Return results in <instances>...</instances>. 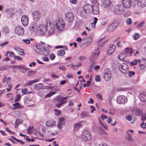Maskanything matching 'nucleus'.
<instances>
[{
  "mask_svg": "<svg viewBox=\"0 0 146 146\" xmlns=\"http://www.w3.org/2000/svg\"><path fill=\"white\" fill-rule=\"evenodd\" d=\"M121 19H118L112 23L116 28L121 23Z\"/></svg>",
  "mask_w": 146,
  "mask_h": 146,
  "instance_id": "34",
  "label": "nucleus"
},
{
  "mask_svg": "<svg viewBox=\"0 0 146 146\" xmlns=\"http://www.w3.org/2000/svg\"><path fill=\"white\" fill-rule=\"evenodd\" d=\"M115 48V46L114 44L110 45L107 48V54L109 55L112 54L114 52Z\"/></svg>",
  "mask_w": 146,
  "mask_h": 146,
  "instance_id": "17",
  "label": "nucleus"
},
{
  "mask_svg": "<svg viewBox=\"0 0 146 146\" xmlns=\"http://www.w3.org/2000/svg\"><path fill=\"white\" fill-rule=\"evenodd\" d=\"M95 80L96 82H98L100 81V77L98 75H96L95 76Z\"/></svg>",
  "mask_w": 146,
  "mask_h": 146,
  "instance_id": "62",
  "label": "nucleus"
},
{
  "mask_svg": "<svg viewBox=\"0 0 146 146\" xmlns=\"http://www.w3.org/2000/svg\"><path fill=\"white\" fill-rule=\"evenodd\" d=\"M82 23L79 21H77L75 23V27L77 28H79L82 27Z\"/></svg>",
  "mask_w": 146,
  "mask_h": 146,
  "instance_id": "40",
  "label": "nucleus"
},
{
  "mask_svg": "<svg viewBox=\"0 0 146 146\" xmlns=\"http://www.w3.org/2000/svg\"><path fill=\"white\" fill-rule=\"evenodd\" d=\"M139 66L141 70H143L146 68V60L144 58H143L139 60Z\"/></svg>",
  "mask_w": 146,
  "mask_h": 146,
  "instance_id": "13",
  "label": "nucleus"
},
{
  "mask_svg": "<svg viewBox=\"0 0 146 146\" xmlns=\"http://www.w3.org/2000/svg\"><path fill=\"white\" fill-rule=\"evenodd\" d=\"M83 39L85 40L84 44L86 45L87 46H88L92 42L93 40L91 36H89L84 38Z\"/></svg>",
  "mask_w": 146,
  "mask_h": 146,
  "instance_id": "21",
  "label": "nucleus"
},
{
  "mask_svg": "<svg viewBox=\"0 0 146 146\" xmlns=\"http://www.w3.org/2000/svg\"><path fill=\"white\" fill-rule=\"evenodd\" d=\"M14 30L15 33L18 35H22L24 33V28L21 26H16Z\"/></svg>",
  "mask_w": 146,
  "mask_h": 146,
  "instance_id": "9",
  "label": "nucleus"
},
{
  "mask_svg": "<svg viewBox=\"0 0 146 146\" xmlns=\"http://www.w3.org/2000/svg\"><path fill=\"white\" fill-rule=\"evenodd\" d=\"M58 68L62 70H66V68L65 67L63 66H59Z\"/></svg>",
  "mask_w": 146,
  "mask_h": 146,
  "instance_id": "64",
  "label": "nucleus"
},
{
  "mask_svg": "<svg viewBox=\"0 0 146 146\" xmlns=\"http://www.w3.org/2000/svg\"><path fill=\"white\" fill-rule=\"evenodd\" d=\"M9 43V42L8 41H5L3 43H2L0 45V46L2 47L3 48L4 47V46H5L6 44H8Z\"/></svg>",
  "mask_w": 146,
  "mask_h": 146,
  "instance_id": "55",
  "label": "nucleus"
},
{
  "mask_svg": "<svg viewBox=\"0 0 146 146\" xmlns=\"http://www.w3.org/2000/svg\"><path fill=\"white\" fill-rule=\"evenodd\" d=\"M109 73H111V70L108 69H106L104 71V75L107 74H109Z\"/></svg>",
  "mask_w": 146,
  "mask_h": 146,
  "instance_id": "52",
  "label": "nucleus"
},
{
  "mask_svg": "<svg viewBox=\"0 0 146 146\" xmlns=\"http://www.w3.org/2000/svg\"><path fill=\"white\" fill-rule=\"evenodd\" d=\"M127 56V54L123 53H121L118 56V58L120 60L123 61Z\"/></svg>",
  "mask_w": 146,
  "mask_h": 146,
  "instance_id": "29",
  "label": "nucleus"
},
{
  "mask_svg": "<svg viewBox=\"0 0 146 146\" xmlns=\"http://www.w3.org/2000/svg\"><path fill=\"white\" fill-rule=\"evenodd\" d=\"M77 12L78 15L82 18L86 17L87 13L83 7H78L77 9Z\"/></svg>",
  "mask_w": 146,
  "mask_h": 146,
  "instance_id": "4",
  "label": "nucleus"
},
{
  "mask_svg": "<svg viewBox=\"0 0 146 146\" xmlns=\"http://www.w3.org/2000/svg\"><path fill=\"white\" fill-rule=\"evenodd\" d=\"M54 110L55 112V115H56L58 116L61 113V111L60 110H59L56 109H54Z\"/></svg>",
  "mask_w": 146,
  "mask_h": 146,
  "instance_id": "45",
  "label": "nucleus"
},
{
  "mask_svg": "<svg viewBox=\"0 0 146 146\" xmlns=\"http://www.w3.org/2000/svg\"><path fill=\"white\" fill-rule=\"evenodd\" d=\"M100 51L99 49H96L95 52L94 53L93 55L94 56L96 57L100 53Z\"/></svg>",
  "mask_w": 146,
  "mask_h": 146,
  "instance_id": "44",
  "label": "nucleus"
},
{
  "mask_svg": "<svg viewBox=\"0 0 146 146\" xmlns=\"http://www.w3.org/2000/svg\"><path fill=\"white\" fill-rule=\"evenodd\" d=\"M144 25V21L140 23L137 26V27L138 28H142Z\"/></svg>",
  "mask_w": 146,
  "mask_h": 146,
  "instance_id": "46",
  "label": "nucleus"
},
{
  "mask_svg": "<svg viewBox=\"0 0 146 146\" xmlns=\"http://www.w3.org/2000/svg\"><path fill=\"white\" fill-rule=\"evenodd\" d=\"M139 35L138 33H135L133 36V38L135 40H137L139 37Z\"/></svg>",
  "mask_w": 146,
  "mask_h": 146,
  "instance_id": "51",
  "label": "nucleus"
},
{
  "mask_svg": "<svg viewBox=\"0 0 146 146\" xmlns=\"http://www.w3.org/2000/svg\"><path fill=\"white\" fill-rule=\"evenodd\" d=\"M46 126L48 127H52L56 125V122L54 121H50L46 122L45 123Z\"/></svg>",
  "mask_w": 146,
  "mask_h": 146,
  "instance_id": "23",
  "label": "nucleus"
},
{
  "mask_svg": "<svg viewBox=\"0 0 146 146\" xmlns=\"http://www.w3.org/2000/svg\"><path fill=\"white\" fill-rule=\"evenodd\" d=\"M46 23V25L41 24L40 25L37 29L38 33L40 35H43L46 32L47 27Z\"/></svg>",
  "mask_w": 146,
  "mask_h": 146,
  "instance_id": "3",
  "label": "nucleus"
},
{
  "mask_svg": "<svg viewBox=\"0 0 146 146\" xmlns=\"http://www.w3.org/2000/svg\"><path fill=\"white\" fill-rule=\"evenodd\" d=\"M67 97L63 98L59 97L57 98V100L58 102L60 103V104H63L66 102V100L67 99Z\"/></svg>",
  "mask_w": 146,
  "mask_h": 146,
  "instance_id": "24",
  "label": "nucleus"
},
{
  "mask_svg": "<svg viewBox=\"0 0 146 146\" xmlns=\"http://www.w3.org/2000/svg\"><path fill=\"white\" fill-rule=\"evenodd\" d=\"M139 59L135 60L133 61L130 62L129 63L130 66H132L134 65H136L137 63L139 62Z\"/></svg>",
  "mask_w": 146,
  "mask_h": 146,
  "instance_id": "41",
  "label": "nucleus"
},
{
  "mask_svg": "<svg viewBox=\"0 0 146 146\" xmlns=\"http://www.w3.org/2000/svg\"><path fill=\"white\" fill-rule=\"evenodd\" d=\"M119 69L124 74L127 73L129 70L128 66L124 63L121 64L119 65Z\"/></svg>",
  "mask_w": 146,
  "mask_h": 146,
  "instance_id": "8",
  "label": "nucleus"
},
{
  "mask_svg": "<svg viewBox=\"0 0 146 146\" xmlns=\"http://www.w3.org/2000/svg\"><path fill=\"white\" fill-rule=\"evenodd\" d=\"M55 94V92H50L48 94L46 95L45 96V98H47L48 97H49L52 95L54 94Z\"/></svg>",
  "mask_w": 146,
  "mask_h": 146,
  "instance_id": "49",
  "label": "nucleus"
},
{
  "mask_svg": "<svg viewBox=\"0 0 146 146\" xmlns=\"http://www.w3.org/2000/svg\"><path fill=\"white\" fill-rule=\"evenodd\" d=\"M13 9L10 8L6 10V11L7 13L8 14L9 16H11L14 13V11L13 10Z\"/></svg>",
  "mask_w": 146,
  "mask_h": 146,
  "instance_id": "35",
  "label": "nucleus"
},
{
  "mask_svg": "<svg viewBox=\"0 0 146 146\" xmlns=\"http://www.w3.org/2000/svg\"><path fill=\"white\" fill-rule=\"evenodd\" d=\"M111 73L107 74L104 75V78L106 81H108L110 80L111 78Z\"/></svg>",
  "mask_w": 146,
  "mask_h": 146,
  "instance_id": "36",
  "label": "nucleus"
},
{
  "mask_svg": "<svg viewBox=\"0 0 146 146\" xmlns=\"http://www.w3.org/2000/svg\"><path fill=\"white\" fill-rule=\"evenodd\" d=\"M43 87L42 84H38L35 85V88L36 90H40L42 89Z\"/></svg>",
  "mask_w": 146,
  "mask_h": 146,
  "instance_id": "37",
  "label": "nucleus"
},
{
  "mask_svg": "<svg viewBox=\"0 0 146 146\" xmlns=\"http://www.w3.org/2000/svg\"><path fill=\"white\" fill-rule=\"evenodd\" d=\"M92 5H91L88 4H85L83 7L85 9L87 13H91L92 12Z\"/></svg>",
  "mask_w": 146,
  "mask_h": 146,
  "instance_id": "19",
  "label": "nucleus"
},
{
  "mask_svg": "<svg viewBox=\"0 0 146 146\" xmlns=\"http://www.w3.org/2000/svg\"><path fill=\"white\" fill-rule=\"evenodd\" d=\"M32 16L33 20L36 22L38 21L40 18V14L39 12L37 11H34L32 13Z\"/></svg>",
  "mask_w": 146,
  "mask_h": 146,
  "instance_id": "11",
  "label": "nucleus"
},
{
  "mask_svg": "<svg viewBox=\"0 0 146 146\" xmlns=\"http://www.w3.org/2000/svg\"><path fill=\"white\" fill-rule=\"evenodd\" d=\"M74 127V129L77 130L82 127V125L80 123H75Z\"/></svg>",
  "mask_w": 146,
  "mask_h": 146,
  "instance_id": "33",
  "label": "nucleus"
},
{
  "mask_svg": "<svg viewBox=\"0 0 146 146\" xmlns=\"http://www.w3.org/2000/svg\"><path fill=\"white\" fill-rule=\"evenodd\" d=\"M2 31V32L5 34H8L10 32L9 28L6 26H4L3 27Z\"/></svg>",
  "mask_w": 146,
  "mask_h": 146,
  "instance_id": "28",
  "label": "nucleus"
},
{
  "mask_svg": "<svg viewBox=\"0 0 146 146\" xmlns=\"http://www.w3.org/2000/svg\"><path fill=\"white\" fill-rule=\"evenodd\" d=\"M65 123V121L63 117H61L59 118L58 121L57 123V127L60 129L62 128L63 126L64 125Z\"/></svg>",
  "mask_w": 146,
  "mask_h": 146,
  "instance_id": "16",
  "label": "nucleus"
},
{
  "mask_svg": "<svg viewBox=\"0 0 146 146\" xmlns=\"http://www.w3.org/2000/svg\"><path fill=\"white\" fill-rule=\"evenodd\" d=\"M142 114V112L141 111L139 110H137L136 112L135 115L138 116H140Z\"/></svg>",
  "mask_w": 146,
  "mask_h": 146,
  "instance_id": "59",
  "label": "nucleus"
},
{
  "mask_svg": "<svg viewBox=\"0 0 146 146\" xmlns=\"http://www.w3.org/2000/svg\"><path fill=\"white\" fill-rule=\"evenodd\" d=\"M21 98V96L19 94L17 95L16 96V97L15 98V102H17L19 101Z\"/></svg>",
  "mask_w": 146,
  "mask_h": 146,
  "instance_id": "47",
  "label": "nucleus"
},
{
  "mask_svg": "<svg viewBox=\"0 0 146 146\" xmlns=\"http://www.w3.org/2000/svg\"><path fill=\"white\" fill-rule=\"evenodd\" d=\"M13 106H15L16 108V109L18 108L20 106V105L19 102H16L14 104H13Z\"/></svg>",
  "mask_w": 146,
  "mask_h": 146,
  "instance_id": "60",
  "label": "nucleus"
},
{
  "mask_svg": "<svg viewBox=\"0 0 146 146\" xmlns=\"http://www.w3.org/2000/svg\"><path fill=\"white\" fill-rule=\"evenodd\" d=\"M82 138L85 141H88L91 138V135L89 131L85 130L82 133Z\"/></svg>",
  "mask_w": 146,
  "mask_h": 146,
  "instance_id": "5",
  "label": "nucleus"
},
{
  "mask_svg": "<svg viewBox=\"0 0 146 146\" xmlns=\"http://www.w3.org/2000/svg\"><path fill=\"white\" fill-rule=\"evenodd\" d=\"M29 30L32 33L35 32L37 30L36 24L34 22L32 23L29 26Z\"/></svg>",
  "mask_w": 146,
  "mask_h": 146,
  "instance_id": "15",
  "label": "nucleus"
},
{
  "mask_svg": "<svg viewBox=\"0 0 146 146\" xmlns=\"http://www.w3.org/2000/svg\"><path fill=\"white\" fill-rule=\"evenodd\" d=\"M43 50L44 51H43V54L45 56H47L48 55L49 53V49L46 46H45L43 47Z\"/></svg>",
  "mask_w": 146,
  "mask_h": 146,
  "instance_id": "30",
  "label": "nucleus"
},
{
  "mask_svg": "<svg viewBox=\"0 0 146 146\" xmlns=\"http://www.w3.org/2000/svg\"><path fill=\"white\" fill-rule=\"evenodd\" d=\"M92 12L94 15H98L99 13L98 4L96 0H94L92 2Z\"/></svg>",
  "mask_w": 146,
  "mask_h": 146,
  "instance_id": "2",
  "label": "nucleus"
},
{
  "mask_svg": "<svg viewBox=\"0 0 146 146\" xmlns=\"http://www.w3.org/2000/svg\"><path fill=\"white\" fill-rule=\"evenodd\" d=\"M16 67H17L18 68L20 69H22L24 70V71H21V72H22L24 73L25 72L27 71L29 69V68H25V67L23 65H20L19 66H15Z\"/></svg>",
  "mask_w": 146,
  "mask_h": 146,
  "instance_id": "31",
  "label": "nucleus"
},
{
  "mask_svg": "<svg viewBox=\"0 0 146 146\" xmlns=\"http://www.w3.org/2000/svg\"><path fill=\"white\" fill-rule=\"evenodd\" d=\"M132 5L133 6H135L137 5L139 0H131Z\"/></svg>",
  "mask_w": 146,
  "mask_h": 146,
  "instance_id": "43",
  "label": "nucleus"
},
{
  "mask_svg": "<svg viewBox=\"0 0 146 146\" xmlns=\"http://www.w3.org/2000/svg\"><path fill=\"white\" fill-rule=\"evenodd\" d=\"M65 54V52L62 49H61L57 52V55L59 56H63Z\"/></svg>",
  "mask_w": 146,
  "mask_h": 146,
  "instance_id": "38",
  "label": "nucleus"
},
{
  "mask_svg": "<svg viewBox=\"0 0 146 146\" xmlns=\"http://www.w3.org/2000/svg\"><path fill=\"white\" fill-rule=\"evenodd\" d=\"M140 99L141 101L146 102V93L143 92L140 94Z\"/></svg>",
  "mask_w": 146,
  "mask_h": 146,
  "instance_id": "26",
  "label": "nucleus"
},
{
  "mask_svg": "<svg viewBox=\"0 0 146 146\" xmlns=\"http://www.w3.org/2000/svg\"><path fill=\"white\" fill-rule=\"evenodd\" d=\"M137 5L141 8H144L146 6V0H139Z\"/></svg>",
  "mask_w": 146,
  "mask_h": 146,
  "instance_id": "22",
  "label": "nucleus"
},
{
  "mask_svg": "<svg viewBox=\"0 0 146 146\" xmlns=\"http://www.w3.org/2000/svg\"><path fill=\"white\" fill-rule=\"evenodd\" d=\"M33 83L32 80H30L26 84L27 86H30Z\"/></svg>",
  "mask_w": 146,
  "mask_h": 146,
  "instance_id": "63",
  "label": "nucleus"
},
{
  "mask_svg": "<svg viewBox=\"0 0 146 146\" xmlns=\"http://www.w3.org/2000/svg\"><path fill=\"white\" fill-rule=\"evenodd\" d=\"M126 23L127 25H130L132 23L131 19L130 18L127 19L126 20Z\"/></svg>",
  "mask_w": 146,
  "mask_h": 146,
  "instance_id": "50",
  "label": "nucleus"
},
{
  "mask_svg": "<svg viewBox=\"0 0 146 146\" xmlns=\"http://www.w3.org/2000/svg\"><path fill=\"white\" fill-rule=\"evenodd\" d=\"M96 27V24L94 23H91L89 25V28L92 27L93 28H94Z\"/></svg>",
  "mask_w": 146,
  "mask_h": 146,
  "instance_id": "53",
  "label": "nucleus"
},
{
  "mask_svg": "<svg viewBox=\"0 0 146 146\" xmlns=\"http://www.w3.org/2000/svg\"><path fill=\"white\" fill-rule=\"evenodd\" d=\"M135 73L133 71H130L129 72L128 76L129 77H131L135 75Z\"/></svg>",
  "mask_w": 146,
  "mask_h": 146,
  "instance_id": "54",
  "label": "nucleus"
},
{
  "mask_svg": "<svg viewBox=\"0 0 146 146\" xmlns=\"http://www.w3.org/2000/svg\"><path fill=\"white\" fill-rule=\"evenodd\" d=\"M115 28L112 23L110 25L107 27V30L108 31L111 32L113 31Z\"/></svg>",
  "mask_w": 146,
  "mask_h": 146,
  "instance_id": "27",
  "label": "nucleus"
},
{
  "mask_svg": "<svg viewBox=\"0 0 146 146\" xmlns=\"http://www.w3.org/2000/svg\"><path fill=\"white\" fill-rule=\"evenodd\" d=\"M22 40L26 44H29L30 42V40L28 39H23Z\"/></svg>",
  "mask_w": 146,
  "mask_h": 146,
  "instance_id": "57",
  "label": "nucleus"
},
{
  "mask_svg": "<svg viewBox=\"0 0 146 146\" xmlns=\"http://www.w3.org/2000/svg\"><path fill=\"white\" fill-rule=\"evenodd\" d=\"M47 31L48 35H49L53 33L54 31V28L53 26L51 25L50 23L49 22H46Z\"/></svg>",
  "mask_w": 146,
  "mask_h": 146,
  "instance_id": "12",
  "label": "nucleus"
},
{
  "mask_svg": "<svg viewBox=\"0 0 146 146\" xmlns=\"http://www.w3.org/2000/svg\"><path fill=\"white\" fill-rule=\"evenodd\" d=\"M55 94V92H50L48 94L46 95L45 96V98H47L48 97H49L52 95L54 94Z\"/></svg>",
  "mask_w": 146,
  "mask_h": 146,
  "instance_id": "48",
  "label": "nucleus"
},
{
  "mask_svg": "<svg viewBox=\"0 0 146 146\" xmlns=\"http://www.w3.org/2000/svg\"><path fill=\"white\" fill-rule=\"evenodd\" d=\"M125 8L122 4H119L115 5L114 9V12L117 14L120 15L123 13Z\"/></svg>",
  "mask_w": 146,
  "mask_h": 146,
  "instance_id": "1",
  "label": "nucleus"
},
{
  "mask_svg": "<svg viewBox=\"0 0 146 146\" xmlns=\"http://www.w3.org/2000/svg\"><path fill=\"white\" fill-rule=\"evenodd\" d=\"M21 21L23 25L26 26L29 23V17L25 15H24L21 17Z\"/></svg>",
  "mask_w": 146,
  "mask_h": 146,
  "instance_id": "14",
  "label": "nucleus"
},
{
  "mask_svg": "<svg viewBox=\"0 0 146 146\" xmlns=\"http://www.w3.org/2000/svg\"><path fill=\"white\" fill-rule=\"evenodd\" d=\"M122 3L124 7L126 8H129L132 4L130 0H122Z\"/></svg>",
  "mask_w": 146,
  "mask_h": 146,
  "instance_id": "20",
  "label": "nucleus"
},
{
  "mask_svg": "<svg viewBox=\"0 0 146 146\" xmlns=\"http://www.w3.org/2000/svg\"><path fill=\"white\" fill-rule=\"evenodd\" d=\"M27 91H28L27 89L26 88L23 89L21 90V92L23 94H27L26 93H27Z\"/></svg>",
  "mask_w": 146,
  "mask_h": 146,
  "instance_id": "61",
  "label": "nucleus"
},
{
  "mask_svg": "<svg viewBox=\"0 0 146 146\" xmlns=\"http://www.w3.org/2000/svg\"><path fill=\"white\" fill-rule=\"evenodd\" d=\"M111 4L110 0H103L102 6L103 8H107L109 7Z\"/></svg>",
  "mask_w": 146,
  "mask_h": 146,
  "instance_id": "18",
  "label": "nucleus"
},
{
  "mask_svg": "<svg viewBox=\"0 0 146 146\" xmlns=\"http://www.w3.org/2000/svg\"><path fill=\"white\" fill-rule=\"evenodd\" d=\"M22 122V121L20 119H16V120L15 125H16L20 124Z\"/></svg>",
  "mask_w": 146,
  "mask_h": 146,
  "instance_id": "56",
  "label": "nucleus"
},
{
  "mask_svg": "<svg viewBox=\"0 0 146 146\" xmlns=\"http://www.w3.org/2000/svg\"><path fill=\"white\" fill-rule=\"evenodd\" d=\"M127 101V98L123 95L118 96L117 98V102L119 104H124Z\"/></svg>",
  "mask_w": 146,
  "mask_h": 146,
  "instance_id": "6",
  "label": "nucleus"
},
{
  "mask_svg": "<svg viewBox=\"0 0 146 146\" xmlns=\"http://www.w3.org/2000/svg\"><path fill=\"white\" fill-rule=\"evenodd\" d=\"M126 133L127 134L125 139L129 141H133V139L131 137V135L128 132V131H126Z\"/></svg>",
  "mask_w": 146,
  "mask_h": 146,
  "instance_id": "32",
  "label": "nucleus"
},
{
  "mask_svg": "<svg viewBox=\"0 0 146 146\" xmlns=\"http://www.w3.org/2000/svg\"><path fill=\"white\" fill-rule=\"evenodd\" d=\"M34 72L33 71H29L27 74V76H31L33 75V73Z\"/></svg>",
  "mask_w": 146,
  "mask_h": 146,
  "instance_id": "58",
  "label": "nucleus"
},
{
  "mask_svg": "<svg viewBox=\"0 0 146 146\" xmlns=\"http://www.w3.org/2000/svg\"><path fill=\"white\" fill-rule=\"evenodd\" d=\"M33 127H29L27 130V132L29 134L32 133L33 132Z\"/></svg>",
  "mask_w": 146,
  "mask_h": 146,
  "instance_id": "42",
  "label": "nucleus"
},
{
  "mask_svg": "<svg viewBox=\"0 0 146 146\" xmlns=\"http://www.w3.org/2000/svg\"><path fill=\"white\" fill-rule=\"evenodd\" d=\"M65 26V23L59 21L55 25V27L59 31H61L64 29Z\"/></svg>",
  "mask_w": 146,
  "mask_h": 146,
  "instance_id": "10",
  "label": "nucleus"
},
{
  "mask_svg": "<svg viewBox=\"0 0 146 146\" xmlns=\"http://www.w3.org/2000/svg\"><path fill=\"white\" fill-rule=\"evenodd\" d=\"M65 16L66 20L69 22H72L74 19V15L71 12H69L66 13Z\"/></svg>",
  "mask_w": 146,
  "mask_h": 146,
  "instance_id": "7",
  "label": "nucleus"
},
{
  "mask_svg": "<svg viewBox=\"0 0 146 146\" xmlns=\"http://www.w3.org/2000/svg\"><path fill=\"white\" fill-rule=\"evenodd\" d=\"M80 115L81 117L82 118L89 117H90L88 113L86 112H82L81 113Z\"/></svg>",
  "mask_w": 146,
  "mask_h": 146,
  "instance_id": "39",
  "label": "nucleus"
},
{
  "mask_svg": "<svg viewBox=\"0 0 146 146\" xmlns=\"http://www.w3.org/2000/svg\"><path fill=\"white\" fill-rule=\"evenodd\" d=\"M134 52V51H132V49L131 48H126L125 50V54L127 55H131V53Z\"/></svg>",
  "mask_w": 146,
  "mask_h": 146,
  "instance_id": "25",
  "label": "nucleus"
}]
</instances>
